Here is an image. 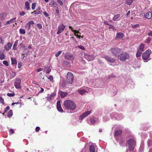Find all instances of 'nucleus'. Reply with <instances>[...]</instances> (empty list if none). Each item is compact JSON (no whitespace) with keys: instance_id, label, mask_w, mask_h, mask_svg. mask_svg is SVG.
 <instances>
[{"instance_id":"nucleus-31","label":"nucleus","mask_w":152,"mask_h":152,"mask_svg":"<svg viewBox=\"0 0 152 152\" xmlns=\"http://www.w3.org/2000/svg\"><path fill=\"white\" fill-rule=\"evenodd\" d=\"M151 39L150 37H148L144 42L147 44L150 43Z\"/></svg>"},{"instance_id":"nucleus-38","label":"nucleus","mask_w":152,"mask_h":152,"mask_svg":"<svg viewBox=\"0 0 152 152\" xmlns=\"http://www.w3.org/2000/svg\"><path fill=\"white\" fill-rule=\"evenodd\" d=\"M71 31L74 32V34H76V33H77V34H81L80 32V31H79L74 30L73 29H71Z\"/></svg>"},{"instance_id":"nucleus-57","label":"nucleus","mask_w":152,"mask_h":152,"mask_svg":"<svg viewBox=\"0 0 152 152\" xmlns=\"http://www.w3.org/2000/svg\"><path fill=\"white\" fill-rule=\"evenodd\" d=\"M55 2L54 1H51L50 4H49L50 5H53L55 4Z\"/></svg>"},{"instance_id":"nucleus-40","label":"nucleus","mask_w":152,"mask_h":152,"mask_svg":"<svg viewBox=\"0 0 152 152\" xmlns=\"http://www.w3.org/2000/svg\"><path fill=\"white\" fill-rule=\"evenodd\" d=\"M62 53L61 51H59L57 53H56L55 55V56L56 57H58Z\"/></svg>"},{"instance_id":"nucleus-23","label":"nucleus","mask_w":152,"mask_h":152,"mask_svg":"<svg viewBox=\"0 0 152 152\" xmlns=\"http://www.w3.org/2000/svg\"><path fill=\"white\" fill-rule=\"evenodd\" d=\"M35 14L36 15H38L39 14H41L42 13V11L40 10V8H38L36 10H34V11Z\"/></svg>"},{"instance_id":"nucleus-58","label":"nucleus","mask_w":152,"mask_h":152,"mask_svg":"<svg viewBox=\"0 0 152 152\" xmlns=\"http://www.w3.org/2000/svg\"><path fill=\"white\" fill-rule=\"evenodd\" d=\"M104 23L105 25H108L110 26H112V27H113V26L111 25H110V24H109V23L107 22H106V21L104 22Z\"/></svg>"},{"instance_id":"nucleus-6","label":"nucleus","mask_w":152,"mask_h":152,"mask_svg":"<svg viewBox=\"0 0 152 152\" xmlns=\"http://www.w3.org/2000/svg\"><path fill=\"white\" fill-rule=\"evenodd\" d=\"M152 52L151 50H148L144 52L142 55V58L145 61L147 60L150 57V55L151 54Z\"/></svg>"},{"instance_id":"nucleus-14","label":"nucleus","mask_w":152,"mask_h":152,"mask_svg":"<svg viewBox=\"0 0 152 152\" xmlns=\"http://www.w3.org/2000/svg\"><path fill=\"white\" fill-rule=\"evenodd\" d=\"M122 132V130L121 129H118L114 131V134L115 136L118 137L120 135Z\"/></svg>"},{"instance_id":"nucleus-4","label":"nucleus","mask_w":152,"mask_h":152,"mask_svg":"<svg viewBox=\"0 0 152 152\" xmlns=\"http://www.w3.org/2000/svg\"><path fill=\"white\" fill-rule=\"evenodd\" d=\"M112 54L115 57L118 58V56L122 52V50L118 48H114L110 49Z\"/></svg>"},{"instance_id":"nucleus-60","label":"nucleus","mask_w":152,"mask_h":152,"mask_svg":"<svg viewBox=\"0 0 152 152\" xmlns=\"http://www.w3.org/2000/svg\"><path fill=\"white\" fill-rule=\"evenodd\" d=\"M25 14V12H22L20 13V16H23Z\"/></svg>"},{"instance_id":"nucleus-5","label":"nucleus","mask_w":152,"mask_h":152,"mask_svg":"<svg viewBox=\"0 0 152 152\" xmlns=\"http://www.w3.org/2000/svg\"><path fill=\"white\" fill-rule=\"evenodd\" d=\"M74 75L71 72H68L66 75V81L69 84H71L73 82Z\"/></svg>"},{"instance_id":"nucleus-22","label":"nucleus","mask_w":152,"mask_h":152,"mask_svg":"<svg viewBox=\"0 0 152 152\" xmlns=\"http://www.w3.org/2000/svg\"><path fill=\"white\" fill-rule=\"evenodd\" d=\"M146 17L148 19H150L151 18L152 14L151 12H148L146 13L145 15Z\"/></svg>"},{"instance_id":"nucleus-59","label":"nucleus","mask_w":152,"mask_h":152,"mask_svg":"<svg viewBox=\"0 0 152 152\" xmlns=\"http://www.w3.org/2000/svg\"><path fill=\"white\" fill-rule=\"evenodd\" d=\"M42 70H43L42 68H39L38 69H37V72H39L42 71Z\"/></svg>"},{"instance_id":"nucleus-29","label":"nucleus","mask_w":152,"mask_h":152,"mask_svg":"<svg viewBox=\"0 0 152 152\" xmlns=\"http://www.w3.org/2000/svg\"><path fill=\"white\" fill-rule=\"evenodd\" d=\"M142 51H140V50H138L137 53H136V57L138 58L140 57L142 53Z\"/></svg>"},{"instance_id":"nucleus-10","label":"nucleus","mask_w":152,"mask_h":152,"mask_svg":"<svg viewBox=\"0 0 152 152\" xmlns=\"http://www.w3.org/2000/svg\"><path fill=\"white\" fill-rule=\"evenodd\" d=\"M21 81V80L20 78H17L16 79L14 83V86L16 88L18 89L21 88L20 85Z\"/></svg>"},{"instance_id":"nucleus-64","label":"nucleus","mask_w":152,"mask_h":152,"mask_svg":"<svg viewBox=\"0 0 152 152\" xmlns=\"http://www.w3.org/2000/svg\"><path fill=\"white\" fill-rule=\"evenodd\" d=\"M20 103L19 102H15V103H12V105H14L15 104H20Z\"/></svg>"},{"instance_id":"nucleus-61","label":"nucleus","mask_w":152,"mask_h":152,"mask_svg":"<svg viewBox=\"0 0 152 152\" xmlns=\"http://www.w3.org/2000/svg\"><path fill=\"white\" fill-rule=\"evenodd\" d=\"M41 90L39 92V93H41L43 92L44 91V89L42 88H41Z\"/></svg>"},{"instance_id":"nucleus-27","label":"nucleus","mask_w":152,"mask_h":152,"mask_svg":"<svg viewBox=\"0 0 152 152\" xmlns=\"http://www.w3.org/2000/svg\"><path fill=\"white\" fill-rule=\"evenodd\" d=\"M29 3L28 1H26L25 3V6L26 8L28 10L30 9V7H29Z\"/></svg>"},{"instance_id":"nucleus-49","label":"nucleus","mask_w":152,"mask_h":152,"mask_svg":"<svg viewBox=\"0 0 152 152\" xmlns=\"http://www.w3.org/2000/svg\"><path fill=\"white\" fill-rule=\"evenodd\" d=\"M4 42V40L1 37H0V44L3 43Z\"/></svg>"},{"instance_id":"nucleus-50","label":"nucleus","mask_w":152,"mask_h":152,"mask_svg":"<svg viewBox=\"0 0 152 152\" xmlns=\"http://www.w3.org/2000/svg\"><path fill=\"white\" fill-rule=\"evenodd\" d=\"M36 4L35 3H33L32 4L31 8L32 10H34L35 9Z\"/></svg>"},{"instance_id":"nucleus-33","label":"nucleus","mask_w":152,"mask_h":152,"mask_svg":"<svg viewBox=\"0 0 152 152\" xmlns=\"http://www.w3.org/2000/svg\"><path fill=\"white\" fill-rule=\"evenodd\" d=\"M13 115V113H12V110H9V111L8 112V114H7V116L10 118V117Z\"/></svg>"},{"instance_id":"nucleus-53","label":"nucleus","mask_w":152,"mask_h":152,"mask_svg":"<svg viewBox=\"0 0 152 152\" xmlns=\"http://www.w3.org/2000/svg\"><path fill=\"white\" fill-rule=\"evenodd\" d=\"M50 81L53 80V78L52 75H50L49 77L48 78Z\"/></svg>"},{"instance_id":"nucleus-20","label":"nucleus","mask_w":152,"mask_h":152,"mask_svg":"<svg viewBox=\"0 0 152 152\" xmlns=\"http://www.w3.org/2000/svg\"><path fill=\"white\" fill-rule=\"evenodd\" d=\"M7 14L5 13H1L0 14V20H3L6 17Z\"/></svg>"},{"instance_id":"nucleus-42","label":"nucleus","mask_w":152,"mask_h":152,"mask_svg":"<svg viewBox=\"0 0 152 152\" xmlns=\"http://www.w3.org/2000/svg\"><path fill=\"white\" fill-rule=\"evenodd\" d=\"M51 69L50 67V66H49L47 68V69L46 71V73H49L51 71Z\"/></svg>"},{"instance_id":"nucleus-63","label":"nucleus","mask_w":152,"mask_h":152,"mask_svg":"<svg viewBox=\"0 0 152 152\" xmlns=\"http://www.w3.org/2000/svg\"><path fill=\"white\" fill-rule=\"evenodd\" d=\"M56 13L58 14L59 12V10L58 7H57L56 10Z\"/></svg>"},{"instance_id":"nucleus-32","label":"nucleus","mask_w":152,"mask_h":152,"mask_svg":"<svg viewBox=\"0 0 152 152\" xmlns=\"http://www.w3.org/2000/svg\"><path fill=\"white\" fill-rule=\"evenodd\" d=\"M11 62H12V63H11L12 64V65L15 64L16 65L17 64V62L16 60L15 59L11 58Z\"/></svg>"},{"instance_id":"nucleus-46","label":"nucleus","mask_w":152,"mask_h":152,"mask_svg":"<svg viewBox=\"0 0 152 152\" xmlns=\"http://www.w3.org/2000/svg\"><path fill=\"white\" fill-rule=\"evenodd\" d=\"M17 45L16 44L15 42L13 45V49L14 50H16L17 49Z\"/></svg>"},{"instance_id":"nucleus-17","label":"nucleus","mask_w":152,"mask_h":152,"mask_svg":"<svg viewBox=\"0 0 152 152\" xmlns=\"http://www.w3.org/2000/svg\"><path fill=\"white\" fill-rule=\"evenodd\" d=\"M12 44L10 42H9L4 46V48L7 50H9L11 48Z\"/></svg>"},{"instance_id":"nucleus-24","label":"nucleus","mask_w":152,"mask_h":152,"mask_svg":"<svg viewBox=\"0 0 152 152\" xmlns=\"http://www.w3.org/2000/svg\"><path fill=\"white\" fill-rule=\"evenodd\" d=\"M145 48V44L143 43H141L139 47L138 50H140V51L143 52Z\"/></svg>"},{"instance_id":"nucleus-51","label":"nucleus","mask_w":152,"mask_h":152,"mask_svg":"<svg viewBox=\"0 0 152 152\" xmlns=\"http://www.w3.org/2000/svg\"><path fill=\"white\" fill-rule=\"evenodd\" d=\"M37 26L39 28L41 29L42 28V25L41 24L38 23L37 25Z\"/></svg>"},{"instance_id":"nucleus-7","label":"nucleus","mask_w":152,"mask_h":152,"mask_svg":"<svg viewBox=\"0 0 152 152\" xmlns=\"http://www.w3.org/2000/svg\"><path fill=\"white\" fill-rule=\"evenodd\" d=\"M103 58L109 63H114L116 61L115 59L108 55H105Z\"/></svg>"},{"instance_id":"nucleus-37","label":"nucleus","mask_w":152,"mask_h":152,"mask_svg":"<svg viewBox=\"0 0 152 152\" xmlns=\"http://www.w3.org/2000/svg\"><path fill=\"white\" fill-rule=\"evenodd\" d=\"M148 144L149 146H151L152 145V140H150L148 141Z\"/></svg>"},{"instance_id":"nucleus-12","label":"nucleus","mask_w":152,"mask_h":152,"mask_svg":"<svg viewBox=\"0 0 152 152\" xmlns=\"http://www.w3.org/2000/svg\"><path fill=\"white\" fill-rule=\"evenodd\" d=\"M91 111H87L83 113L80 116V119H83V118L86 117L91 113Z\"/></svg>"},{"instance_id":"nucleus-2","label":"nucleus","mask_w":152,"mask_h":152,"mask_svg":"<svg viewBox=\"0 0 152 152\" xmlns=\"http://www.w3.org/2000/svg\"><path fill=\"white\" fill-rule=\"evenodd\" d=\"M129 57V53L126 52H121L118 56V58L121 61H124L128 59Z\"/></svg>"},{"instance_id":"nucleus-43","label":"nucleus","mask_w":152,"mask_h":152,"mask_svg":"<svg viewBox=\"0 0 152 152\" xmlns=\"http://www.w3.org/2000/svg\"><path fill=\"white\" fill-rule=\"evenodd\" d=\"M139 25L138 24H135L134 25H132V28L133 29H135V28H137L139 27Z\"/></svg>"},{"instance_id":"nucleus-44","label":"nucleus","mask_w":152,"mask_h":152,"mask_svg":"<svg viewBox=\"0 0 152 152\" xmlns=\"http://www.w3.org/2000/svg\"><path fill=\"white\" fill-rule=\"evenodd\" d=\"M3 64L6 66H9V63L7 61H3Z\"/></svg>"},{"instance_id":"nucleus-30","label":"nucleus","mask_w":152,"mask_h":152,"mask_svg":"<svg viewBox=\"0 0 152 152\" xmlns=\"http://www.w3.org/2000/svg\"><path fill=\"white\" fill-rule=\"evenodd\" d=\"M78 92L81 95H83L86 92H87V91L84 90H78Z\"/></svg>"},{"instance_id":"nucleus-35","label":"nucleus","mask_w":152,"mask_h":152,"mask_svg":"<svg viewBox=\"0 0 152 152\" xmlns=\"http://www.w3.org/2000/svg\"><path fill=\"white\" fill-rule=\"evenodd\" d=\"M5 59V55L3 53L0 54V59L3 60Z\"/></svg>"},{"instance_id":"nucleus-55","label":"nucleus","mask_w":152,"mask_h":152,"mask_svg":"<svg viewBox=\"0 0 152 152\" xmlns=\"http://www.w3.org/2000/svg\"><path fill=\"white\" fill-rule=\"evenodd\" d=\"M43 14L46 17H48L49 16V15L46 12H43Z\"/></svg>"},{"instance_id":"nucleus-25","label":"nucleus","mask_w":152,"mask_h":152,"mask_svg":"<svg viewBox=\"0 0 152 152\" xmlns=\"http://www.w3.org/2000/svg\"><path fill=\"white\" fill-rule=\"evenodd\" d=\"M90 121L91 124L94 125L96 123V119L94 117L90 118Z\"/></svg>"},{"instance_id":"nucleus-13","label":"nucleus","mask_w":152,"mask_h":152,"mask_svg":"<svg viewBox=\"0 0 152 152\" xmlns=\"http://www.w3.org/2000/svg\"><path fill=\"white\" fill-rule=\"evenodd\" d=\"M56 107L57 108L58 111L61 112H63V110L61 108L60 103V101H57V102Z\"/></svg>"},{"instance_id":"nucleus-15","label":"nucleus","mask_w":152,"mask_h":152,"mask_svg":"<svg viewBox=\"0 0 152 152\" xmlns=\"http://www.w3.org/2000/svg\"><path fill=\"white\" fill-rule=\"evenodd\" d=\"M124 34L122 32H118L116 34L115 39L117 40L119 39L122 38L124 36Z\"/></svg>"},{"instance_id":"nucleus-41","label":"nucleus","mask_w":152,"mask_h":152,"mask_svg":"<svg viewBox=\"0 0 152 152\" xmlns=\"http://www.w3.org/2000/svg\"><path fill=\"white\" fill-rule=\"evenodd\" d=\"M0 103H2L3 104H5L4 99L2 97L0 96Z\"/></svg>"},{"instance_id":"nucleus-45","label":"nucleus","mask_w":152,"mask_h":152,"mask_svg":"<svg viewBox=\"0 0 152 152\" xmlns=\"http://www.w3.org/2000/svg\"><path fill=\"white\" fill-rule=\"evenodd\" d=\"M78 47L80 49L84 50H85L84 47L82 45H80L78 46Z\"/></svg>"},{"instance_id":"nucleus-9","label":"nucleus","mask_w":152,"mask_h":152,"mask_svg":"<svg viewBox=\"0 0 152 152\" xmlns=\"http://www.w3.org/2000/svg\"><path fill=\"white\" fill-rule=\"evenodd\" d=\"M64 57L66 59L70 61L73 60L74 59V57L73 55L69 53L66 54Z\"/></svg>"},{"instance_id":"nucleus-19","label":"nucleus","mask_w":152,"mask_h":152,"mask_svg":"<svg viewBox=\"0 0 152 152\" xmlns=\"http://www.w3.org/2000/svg\"><path fill=\"white\" fill-rule=\"evenodd\" d=\"M56 95V94L55 93H53L51 94L49 96L47 97V100L50 101L53 99V97H54Z\"/></svg>"},{"instance_id":"nucleus-36","label":"nucleus","mask_w":152,"mask_h":152,"mask_svg":"<svg viewBox=\"0 0 152 152\" xmlns=\"http://www.w3.org/2000/svg\"><path fill=\"white\" fill-rule=\"evenodd\" d=\"M134 0H126V4L128 5H130Z\"/></svg>"},{"instance_id":"nucleus-48","label":"nucleus","mask_w":152,"mask_h":152,"mask_svg":"<svg viewBox=\"0 0 152 152\" xmlns=\"http://www.w3.org/2000/svg\"><path fill=\"white\" fill-rule=\"evenodd\" d=\"M10 109V107L9 106H7L5 109L4 110V113L6 112H7L8 110H9Z\"/></svg>"},{"instance_id":"nucleus-39","label":"nucleus","mask_w":152,"mask_h":152,"mask_svg":"<svg viewBox=\"0 0 152 152\" xmlns=\"http://www.w3.org/2000/svg\"><path fill=\"white\" fill-rule=\"evenodd\" d=\"M7 95L9 96L12 97L15 96V94L14 92H13L12 93H8L7 94Z\"/></svg>"},{"instance_id":"nucleus-52","label":"nucleus","mask_w":152,"mask_h":152,"mask_svg":"<svg viewBox=\"0 0 152 152\" xmlns=\"http://www.w3.org/2000/svg\"><path fill=\"white\" fill-rule=\"evenodd\" d=\"M57 1L61 6L63 5V2L61 0H57Z\"/></svg>"},{"instance_id":"nucleus-34","label":"nucleus","mask_w":152,"mask_h":152,"mask_svg":"<svg viewBox=\"0 0 152 152\" xmlns=\"http://www.w3.org/2000/svg\"><path fill=\"white\" fill-rule=\"evenodd\" d=\"M19 32L20 34H24L26 33V31L25 29L21 28L19 30Z\"/></svg>"},{"instance_id":"nucleus-47","label":"nucleus","mask_w":152,"mask_h":152,"mask_svg":"<svg viewBox=\"0 0 152 152\" xmlns=\"http://www.w3.org/2000/svg\"><path fill=\"white\" fill-rule=\"evenodd\" d=\"M9 133H10V134H13L14 132V130L13 129H10L9 130Z\"/></svg>"},{"instance_id":"nucleus-21","label":"nucleus","mask_w":152,"mask_h":152,"mask_svg":"<svg viewBox=\"0 0 152 152\" xmlns=\"http://www.w3.org/2000/svg\"><path fill=\"white\" fill-rule=\"evenodd\" d=\"M68 93L67 92H64L62 91L60 92V95L62 98H64L67 96Z\"/></svg>"},{"instance_id":"nucleus-28","label":"nucleus","mask_w":152,"mask_h":152,"mask_svg":"<svg viewBox=\"0 0 152 152\" xmlns=\"http://www.w3.org/2000/svg\"><path fill=\"white\" fill-rule=\"evenodd\" d=\"M120 14L116 15L114 16L113 19L114 21H116L117 20V19L120 17Z\"/></svg>"},{"instance_id":"nucleus-8","label":"nucleus","mask_w":152,"mask_h":152,"mask_svg":"<svg viewBox=\"0 0 152 152\" xmlns=\"http://www.w3.org/2000/svg\"><path fill=\"white\" fill-rule=\"evenodd\" d=\"M65 26L62 23L60 24L58 27L56 34H59L61 33L65 29Z\"/></svg>"},{"instance_id":"nucleus-54","label":"nucleus","mask_w":152,"mask_h":152,"mask_svg":"<svg viewBox=\"0 0 152 152\" xmlns=\"http://www.w3.org/2000/svg\"><path fill=\"white\" fill-rule=\"evenodd\" d=\"M148 34L149 36H152V31L150 30L149 31V32L148 33Z\"/></svg>"},{"instance_id":"nucleus-1","label":"nucleus","mask_w":152,"mask_h":152,"mask_svg":"<svg viewBox=\"0 0 152 152\" xmlns=\"http://www.w3.org/2000/svg\"><path fill=\"white\" fill-rule=\"evenodd\" d=\"M64 106L68 109L73 110L76 107V105L74 102L69 100H67L64 102Z\"/></svg>"},{"instance_id":"nucleus-3","label":"nucleus","mask_w":152,"mask_h":152,"mask_svg":"<svg viewBox=\"0 0 152 152\" xmlns=\"http://www.w3.org/2000/svg\"><path fill=\"white\" fill-rule=\"evenodd\" d=\"M129 145L128 149L130 151H132L134 148L136 144V142L132 138H130L127 142Z\"/></svg>"},{"instance_id":"nucleus-16","label":"nucleus","mask_w":152,"mask_h":152,"mask_svg":"<svg viewBox=\"0 0 152 152\" xmlns=\"http://www.w3.org/2000/svg\"><path fill=\"white\" fill-rule=\"evenodd\" d=\"M34 24V23L33 21H30L26 24V26H25V27H27V30H28L31 29V25H33Z\"/></svg>"},{"instance_id":"nucleus-56","label":"nucleus","mask_w":152,"mask_h":152,"mask_svg":"<svg viewBox=\"0 0 152 152\" xmlns=\"http://www.w3.org/2000/svg\"><path fill=\"white\" fill-rule=\"evenodd\" d=\"M40 128V127L39 126H37L36 128L35 129V131L37 132H38L39 131Z\"/></svg>"},{"instance_id":"nucleus-62","label":"nucleus","mask_w":152,"mask_h":152,"mask_svg":"<svg viewBox=\"0 0 152 152\" xmlns=\"http://www.w3.org/2000/svg\"><path fill=\"white\" fill-rule=\"evenodd\" d=\"M74 35L76 36L77 38H80V37H81V36L80 35H78L77 34H74Z\"/></svg>"},{"instance_id":"nucleus-11","label":"nucleus","mask_w":152,"mask_h":152,"mask_svg":"<svg viewBox=\"0 0 152 152\" xmlns=\"http://www.w3.org/2000/svg\"><path fill=\"white\" fill-rule=\"evenodd\" d=\"M85 58L88 61H91L93 60L94 59V56L89 55L87 53H85L84 54Z\"/></svg>"},{"instance_id":"nucleus-18","label":"nucleus","mask_w":152,"mask_h":152,"mask_svg":"<svg viewBox=\"0 0 152 152\" xmlns=\"http://www.w3.org/2000/svg\"><path fill=\"white\" fill-rule=\"evenodd\" d=\"M16 19V18H14L11 19L10 20L7 21L5 24V25H6L8 24H9L10 23H13L14 22H16V21H15V20Z\"/></svg>"},{"instance_id":"nucleus-26","label":"nucleus","mask_w":152,"mask_h":152,"mask_svg":"<svg viewBox=\"0 0 152 152\" xmlns=\"http://www.w3.org/2000/svg\"><path fill=\"white\" fill-rule=\"evenodd\" d=\"M89 150L90 152H95V150L94 146L91 145L89 148Z\"/></svg>"}]
</instances>
